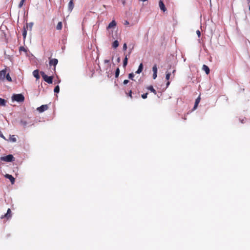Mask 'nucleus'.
Returning <instances> with one entry per match:
<instances>
[{
	"label": "nucleus",
	"instance_id": "obj_13",
	"mask_svg": "<svg viewBox=\"0 0 250 250\" xmlns=\"http://www.w3.org/2000/svg\"><path fill=\"white\" fill-rule=\"evenodd\" d=\"M58 62V61L57 59H52L49 61V65H54L56 66Z\"/></svg>",
	"mask_w": 250,
	"mask_h": 250
},
{
	"label": "nucleus",
	"instance_id": "obj_18",
	"mask_svg": "<svg viewBox=\"0 0 250 250\" xmlns=\"http://www.w3.org/2000/svg\"><path fill=\"white\" fill-rule=\"evenodd\" d=\"M33 75L37 79H39L40 78L38 70L36 69L34 70L33 72Z\"/></svg>",
	"mask_w": 250,
	"mask_h": 250
},
{
	"label": "nucleus",
	"instance_id": "obj_7",
	"mask_svg": "<svg viewBox=\"0 0 250 250\" xmlns=\"http://www.w3.org/2000/svg\"><path fill=\"white\" fill-rule=\"evenodd\" d=\"M48 109V106L46 104L42 105L37 108V110L40 112H42Z\"/></svg>",
	"mask_w": 250,
	"mask_h": 250
},
{
	"label": "nucleus",
	"instance_id": "obj_4",
	"mask_svg": "<svg viewBox=\"0 0 250 250\" xmlns=\"http://www.w3.org/2000/svg\"><path fill=\"white\" fill-rule=\"evenodd\" d=\"M0 160L6 162H11L15 160V158L12 155L9 154L6 156L1 157Z\"/></svg>",
	"mask_w": 250,
	"mask_h": 250
},
{
	"label": "nucleus",
	"instance_id": "obj_31",
	"mask_svg": "<svg viewBox=\"0 0 250 250\" xmlns=\"http://www.w3.org/2000/svg\"><path fill=\"white\" fill-rule=\"evenodd\" d=\"M25 1L24 0H21V1H20L19 4V8H21L23 4V3Z\"/></svg>",
	"mask_w": 250,
	"mask_h": 250
},
{
	"label": "nucleus",
	"instance_id": "obj_16",
	"mask_svg": "<svg viewBox=\"0 0 250 250\" xmlns=\"http://www.w3.org/2000/svg\"><path fill=\"white\" fill-rule=\"evenodd\" d=\"M200 100L201 98L200 96H199L195 100V104L193 107V109H195L197 108L199 103L200 102Z\"/></svg>",
	"mask_w": 250,
	"mask_h": 250
},
{
	"label": "nucleus",
	"instance_id": "obj_35",
	"mask_svg": "<svg viewBox=\"0 0 250 250\" xmlns=\"http://www.w3.org/2000/svg\"><path fill=\"white\" fill-rule=\"evenodd\" d=\"M123 49L124 50H126L127 49V45L126 43H125L123 45Z\"/></svg>",
	"mask_w": 250,
	"mask_h": 250
},
{
	"label": "nucleus",
	"instance_id": "obj_44",
	"mask_svg": "<svg viewBox=\"0 0 250 250\" xmlns=\"http://www.w3.org/2000/svg\"><path fill=\"white\" fill-rule=\"evenodd\" d=\"M139 1L145 2V1H147V0H139Z\"/></svg>",
	"mask_w": 250,
	"mask_h": 250
},
{
	"label": "nucleus",
	"instance_id": "obj_43",
	"mask_svg": "<svg viewBox=\"0 0 250 250\" xmlns=\"http://www.w3.org/2000/svg\"><path fill=\"white\" fill-rule=\"evenodd\" d=\"M129 96L131 97V91H130V92L129 93Z\"/></svg>",
	"mask_w": 250,
	"mask_h": 250
},
{
	"label": "nucleus",
	"instance_id": "obj_25",
	"mask_svg": "<svg viewBox=\"0 0 250 250\" xmlns=\"http://www.w3.org/2000/svg\"><path fill=\"white\" fill-rule=\"evenodd\" d=\"M20 123H21V125H22L24 127H25L27 125V124H28V123H27V122L26 121H24L23 120H21V121Z\"/></svg>",
	"mask_w": 250,
	"mask_h": 250
},
{
	"label": "nucleus",
	"instance_id": "obj_29",
	"mask_svg": "<svg viewBox=\"0 0 250 250\" xmlns=\"http://www.w3.org/2000/svg\"><path fill=\"white\" fill-rule=\"evenodd\" d=\"M134 77V75L133 73H129L128 75V78L131 80H134L133 78Z\"/></svg>",
	"mask_w": 250,
	"mask_h": 250
},
{
	"label": "nucleus",
	"instance_id": "obj_14",
	"mask_svg": "<svg viewBox=\"0 0 250 250\" xmlns=\"http://www.w3.org/2000/svg\"><path fill=\"white\" fill-rule=\"evenodd\" d=\"M143 69V64L142 63H141L138 67L137 70L136 71V74H140L142 72Z\"/></svg>",
	"mask_w": 250,
	"mask_h": 250
},
{
	"label": "nucleus",
	"instance_id": "obj_34",
	"mask_svg": "<svg viewBox=\"0 0 250 250\" xmlns=\"http://www.w3.org/2000/svg\"><path fill=\"white\" fill-rule=\"evenodd\" d=\"M0 137L4 140H6L5 137L4 136V135H3L2 133L1 132V131L0 130Z\"/></svg>",
	"mask_w": 250,
	"mask_h": 250
},
{
	"label": "nucleus",
	"instance_id": "obj_33",
	"mask_svg": "<svg viewBox=\"0 0 250 250\" xmlns=\"http://www.w3.org/2000/svg\"><path fill=\"white\" fill-rule=\"evenodd\" d=\"M147 94H148L147 93L142 94V98L144 99H146L147 98Z\"/></svg>",
	"mask_w": 250,
	"mask_h": 250
},
{
	"label": "nucleus",
	"instance_id": "obj_39",
	"mask_svg": "<svg viewBox=\"0 0 250 250\" xmlns=\"http://www.w3.org/2000/svg\"><path fill=\"white\" fill-rule=\"evenodd\" d=\"M124 24L125 25H128L129 24V22L127 21H125L124 23Z\"/></svg>",
	"mask_w": 250,
	"mask_h": 250
},
{
	"label": "nucleus",
	"instance_id": "obj_2",
	"mask_svg": "<svg viewBox=\"0 0 250 250\" xmlns=\"http://www.w3.org/2000/svg\"><path fill=\"white\" fill-rule=\"evenodd\" d=\"M104 71L108 74V77H109V72H112L111 70V64L109 60H104Z\"/></svg>",
	"mask_w": 250,
	"mask_h": 250
},
{
	"label": "nucleus",
	"instance_id": "obj_47",
	"mask_svg": "<svg viewBox=\"0 0 250 250\" xmlns=\"http://www.w3.org/2000/svg\"><path fill=\"white\" fill-rule=\"evenodd\" d=\"M24 0L25 1V0Z\"/></svg>",
	"mask_w": 250,
	"mask_h": 250
},
{
	"label": "nucleus",
	"instance_id": "obj_27",
	"mask_svg": "<svg viewBox=\"0 0 250 250\" xmlns=\"http://www.w3.org/2000/svg\"><path fill=\"white\" fill-rule=\"evenodd\" d=\"M119 74H120V69L119 68H117L115 71V77L118 78L119 77Z\"/></svg>",
	"mask_w": 250,
	"mask_h": 250
},
{
	"label": "nucleus",
	"instance_id": "obj_41",
	"mask_svg": "<svg viewBox=\"0 0 250 250\" xmlns=\"http://www.w3.org/2000/svg\"><path fill=\"white\" fill-rule=\"evenodd\" d=\"M117 62H120V57H118L117 59Z\"/></svg>",
	"mask_w": 250,
	"mask_h": 250
},
{
	"label": "nucleus",
	"instance_id": "obj_17",
	"mask_svg": "<svg viewBox=\"0 0 250 250\" xmlns=\"http://www.w3.org/2000/svg\"><path fill=\"white\" fill-rule=\"evenodd\" d=\"M202 69H203V70H204L205 71V72H206V73L207 74H209V67L207 65H206L205 64H204L203 65Z\"/></svg>",
	"mask_w": 250,
	"mask_h": 250
},
{
	"label": "nucleus",
	"instance_id": "obj_24",
	"mask_svg": "<svg viewBox=\"0 0 250 250\" xmlns=\"http://www.w3.org/2000/svg\"><path fill=\"white\" fill-rule=\"evenodd\" d=\"M62 22L61 21H60L58 22V23L56 26V29L57 30H61L62 28Z\"/></svg>",
	"mask_w": 250,
	"mask_h": 250
},
{
	"label": "nucleus",
	"instance_id": "obj_30",
	"mask_svg": "<svg viewBox=\"0 0 250 250\" xmlns=\"http://www.w3.org/2000/svg\"><path fill=\"white\" fill-rule=\"evenodd\" d=\"M26 34H27V31L26 30L25 28H24V30L22 32V36L24 38H25L26 37Z\"/></svg>",
	"mask_w": 250,
	"mask_h": 250
},
{
	"label": "nucleus",
	"instance_id": "obj_3",
	"mask_svg": "<svg viewBox=\"0 0 250 250\" xmlns=\"http://www.w3.org/2000/svg\"><path fill=\"white\" fill-rule=\"evenodd\" d=\"M13 101H15L18 102H23L24 97L21 94H14L12 97Z\"/></svg>",
	"mask_w": 250,
	"mask_h": 250
},
{
	"label": "nucleus",
	"instance_id": "obj_42",
	"mask_svg": "<svg viewBox=\"0 0 250 250\" xmlns=\"http://www.w3.org/2000/svg\"><path fill=\"white\" fill-rule=\"evenodd\" d=\"M170 84V82H167V87H168V86Z\"/></svg>",
	"mask_w": 250,
	"mask_h": 250
},
{
	"label": "nucleus",
	"instance_id": "obj_37",
	"mask_svg": "<svg viewBox=\"0 0 250 250\" xmlns=\"http://www.w3.org/2000/svg\"><path fill=\"white\" fill-rule=\"evenodd\" d=\"M196 33H197V35H198V37H200V36H201V32H200V31L199 30H197V31H196Z\"/></svg>",
	"mask_w": 250,
	"mask_h": 250
},
{
	"label": "nucleus",
	"instance_id": "obj_9",
	"mask_svg": "<svg viewBox=\"0 0 250 250\" xmlns=\"http://www.w3.org/2000/svg\"><path fill=\"white\" fill-rule=\"evenodd\" d=\"M152 71L153 72V79H155L157 77V67L156 64L154 65L152 67Z\"/></svg>",
	"mask_w": 250,
	"mask_h": 250
},
{
	"label": "nucleus",
	"instance_id": "obj_8",
	"mask_svg": "<svg viewBox=\"0 0 250 250\" xmlns=\"http://www.w3.org/2000/svg\"><path fill=\"white\" fill-rule=\"evenodd\" d=\"M11 217V211L10 208L7 209V212L4 215H1L0 218H3L4 217L6 218L7 219L10 218Z\"/></svg>",
	"mask_w": 250,
	"mask_h": 250
},
{
	"label": "nucleus",
	"instance_id": "obj_40",
	"mask_svg": "<svg viewBox=\"0 0 250 250\" xmlns=\"http://www.w3.org/2000/svg\"><path fill=\"white\" fill-rule=\"evenodd\" d=\"M176 72V69L175 68L173 67V70H172V74H173V75H174V73L175 72Z\"/></svg>",
	"mask_w": 250,
	"mask_h": 250
},
{
	"label": "nucleus",
	"instance_id": "obj_10",
	"mask_svg": "<svg viewBox=\"0 0 250 250\" xmlns=\"http://www.w3.org/2000/svg\"><path fill=\"white\" fill-rule=\"evenodd\" d=\"M159 6L160 9L162 10L163 12H165L167 10L165 5L162 0H160L159 1Z\"/></svg>",
	"mask_w": 250,
	"mask_h": 250
},
{
	"label": "nucleus",
	"instance_id": "obj_15",
	"mask_svg": "<svg viewBox=\"0 0 250 250\" xmlns=\"http://www.w3.org/2000/svg\"><path fill=\"white\" fill-rule=\"evenodd\" d=\"M171 67V65H169L168 69L166 72V79L167 80H168L170 78V76L171 75V73L168 71V70L170 69Z\"/></svg>",
	"mask_w": 250,
	"mask_h": 250
},
{
	"label": "nucleus",
	"instance_id": "obj_11",
	"mask_svg": "<svg viewBox=\"0 0 250 250\" xmlns=\"http://www.w3.org/2000/svg\"><path fill=\"white\" fill-rule=\"evenodd\" d=\"M4 177L7 179H8L12 184H14L15 183V178L11 175L9 174H6L4 175Z\"/></svg>",
	"mask_w": 250,
	"mask_h": 250
},
{
	"label": "nucleus",
	"instance_id": "obj_19",
	"mask_svg": "<svg viewBox=\"0 0 250 250\" xmlns=\"http://www.w3.org/2000/svg\"><path fill=\"white\" fill-rule=\"evenodd\" d=\"M9 141L11 142H16L17 141V138H16L15 136L14 135H10V137L9 139Z\"/></svg>",
	"mask_w": 250,
	"mask_h": 250
},
{
	"label": "nucleus",
	"instance_id": "obj_28",
	"mask_svg": "<svg viewBox=\"0 0 250 250\" xmlns=\"http://www.w3.org/2000/svg\"><path fill=\"white\" fill-rule=\"evenodd\" d=\"M54 91L55 93H59V91H60V87H59V85H57L54 89Z\"/></svg>",
	"mask_w": 250,
	"mask_h": 250
},
{
	"label": "nucleus",
	"instance_id": "obj_1",
	"mask_svg": "<svg viewBox=\"0 0 250 250\" xmlns=\"http://www.w3.org/2000/svg\"><path fill=\"white\" fill-rule=\"evenodd\" d=\"M116 22L115 20L112 21L111 22H110L107 27H106V30L108 32V34L109 36L111 37L113 39H115V37H114L113 33V31L112 30H110V29L115 27L116 26Z\"/></svg>",
	"mask_w": 250,
	"mask_h": 250
},
{
	"label": "nucleus",
	"instance_id": "obj_5",
	"mask_svg": "<svg viewBox=\"0 0 250 250\" xmlns=\"http://www.w3.org/2000/svg\"><path fill=\"white\" fill-rule=\"evenodd\" d=\"M41 74L44 81L48 83H52L53 77L52 76H48L43 72H41Z\"/></svg>",
	"mask_w": 250,
	"mask_h": 250
},
{
	"label": "nucleus",
	"instance_id": "obj_38",
	"mask_svg": "<svg viewBox=\"0 0 250 250\" xmlns=\"http://www.w3.org/2000/svg\"><path fill=\"white\" fill-rule=\"evenodd\" d=\"M129 82L128 80H124V82H123V83L124 84H126L127 83H128Z\"/></svg>",
	"mask_w": 250,
	"mask_h": 250
},
{
	"label": "nucleus",
	"instance_id": "obj_26",
	"mask_svg": "<svg viewBox=\"0 0 250 250\" xmlns=\"http://www.w3.org/2000/svg\"><path fill=\"white\" fill-rule=\"evenodd\" d=\"M5 79L9 82H12V79L11 78V77L10 76V75H9V73H7L6 75V76H5Z\"/></svg>",
	"mask_w": 250,
	"mask_h": 250
},
{
	"label": "nucleus",
	"instance_id": "obj_12",
	"mask_svg": "<svg viewBox=\"0 0 250 250\" xmlns=\"http://www.w3.org/2000/svg\"><path fill=\"white\" fill-rule=\"evenodd\" d=\"M74 4L73 3V0H71L69 1V2L68 3V9L70 12H71L72 11V10L74 8Z\"/></svg>",
	"mask_w": 250,
	"mask_h": 250
},
{
	"label": "nucleus",
	"instance_id": "obj_21",
	"mask_svg": "<svg viewBox=\"0 0 250 250\" xmlns=\"http://www.w3.org/2000/svg\"><path fill=\"white\" fill-rule=\"evenodd\" d=\"M127 61H128V58H127V56H125L124 60V61H123V67L124 68H125L127 64Z\"/></svg>",
	"mask_w": 250,
	"mask_h": 250
},
{
	"label": "nucleus",
	"instance_id": "obj_36",
	"mask_svg": "<svg viewBox=\"0 0 250 250\" xmlns=\"http://www.w3.org/2000/svg\"><path fill=\"white\" fill-rule=\"evenodd\" d=\"M32 25H33V23L32 22H30L27 25V27L28 28V27L29 26V28L30 29H31L32 27Z\"/></svg>",
	"mask_w": 250,
	"mask_h": 250
},
{
	"label": "nucleus",
	"instance_id": "obj_6",
	"mask_svg": "<svg viewBox=\"0 0 250 250\" xmlns=\"http://www.w3.org/2000/svg\"><path fill=\"white\" fill-rule=\"evenodd\" d=\"M6 74V68H5L0 71V82H3L4 81Z\"/></svg>",
	"mask_w": 250,
	"mask_h": 250
},
{
	"label": "nucleus",
	"instance_id": "obj_32",
	"mask_svg": "<svg viewBox=\"0 0 250 250\" xmlns=\"http://www.w3.org/2000/svg\"><path fill=\"white\" fill-rule=\"evenodd\" d=\"M19 51H24V52H25L27 51L26 49L24 47H23V46H21L20 47Z\"/></svg>",
	"mask_w": 250,
	"mask_h": 250
},
{
	"label": "nucleus",
	"instance_id": "obj_45",
	"mask_svg": "<svg viewBox=\"0 0 250 250\" xmlns=\"http://www.w3.org/2000/svg\"><path fill=\"white\" fill-rule=\"evenodd\" d=\"M243 120H243L242 121H241L242 123H243Z\"/></svg>",
	"mask_w": 250,
	"mask_h": 250
},
{
	"label": "nucleus",
	"instance_id": "obj_23",
	"mask_svg": "<svg viewBox=\"0 0 250 250\" xmlns=\"http://www.w3.org/2000/svg\"><path fill=\"white\" fill-rule=\"evenodd\" d=\"M119 46V42L117 40L115 41L112 43V47L114 48H117Z\"/></svg>",
	"mask_w": 250,
	"mask_h": 250
},
{
	"label": "nucleus",
	"instance_id": "obj_46",
	"mask_svg": "<svg viewBox=\"0 0 250 250\" xmlns=\"http://www.w3.org/2000/svg\"><path fill=\"white\" fill-rule=\"evenodd\" d=\"M249 10L250 11V6H249Z\"/></svg>",
	"mask_w": 250,
	"mask_h": 250
},
{
	"label": "nucleus",
	"instance_id": "obj_22",
	"mask_svg": "<svg viewBox=\"0 0 250 250\" xmlns=\"http://www.w3.org/2000/svg\"><path fill=\"white\" fill-rule=\"evenodd\" d=\"M147 89L150 90L151 92H153L155 94H156V91L154 89L152 85H150L147 87Z\"/></svg>",
	"mask_w": 250,
	"mask_h": 250
},
{
	"label": "nucleus",
	"instance_id": "obj_20",
	"mask_svg": "<svg viewBox=\"0 0 250 250\" xmlns=\"http://www.w3.org/2000/svg\"><path fill=\"white\" fill-rule=\"evenodd\" d=\"M6 103V102L4 99L0 98V106H5Z\"/></svg>",
	"mask_w": 250,
	"mask_h": 250
}]
</instances>
